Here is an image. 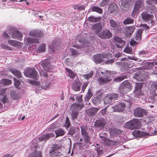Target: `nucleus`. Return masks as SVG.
Masks as SVG:
<instances>
[{"mask_svg": "<svg viewBox=\"0 0 157 157\" xmlns=\"http://www.w3.org/2000/svg\"><path fill=\"white\" fill-rule=\"evenodd\" d=\"M4 37L6 39L12 38L21 40H22V33L16 30L13 27H11L8 30L3 33Z\"/></svg>", "mask_w": 157, "mask_h": 157, "instance_id": "obj_1", "label": "nucleus"}, {"mask_svg": "<svg viewBox=\"0 0 157 157\" xmlns=\"http://www.w3.org/2000/svg\"><path fill=\"white\" fill-rule=\"evenodd\" d=\"M157 89V81L153 82L151 85L150 92L148 96V102L154 103L157 101V93L155 94V91Z\"/></svg>", "mask_w": 157, "mask_h": 157, "instance_id": "obj_2", "label": "nucleus"}, {"mask_svg": "<svg viewBox=\"0 0 157 157\" xmlns=\"http://www.w3.org/2000/svg\"><path fill=\"white\" fill-rule=\"evenodd\" d=\"M125 128L129 129H139L141 127V122L139 119H134L126 122L124 125Z\"/></svg>", "mask_w": 157, "mask_h": 157, "instance_id": "obj_3", "label": "nucleus"}, {"mask_svg": "<svg viewBox=\"0 0 157 157\" xmlns=\"http://www.w3.org/2000/svg\"><path fill=\"white\" fill-rule=\"evenodd\" d=\"M132 89V85L128 80L124 81L119 87L120 93L122 94H126Z\"/></svg>", "mask_w": 157, "mask_h": 157, "instance_id": "obj_4", "label": "nucleus"}, {"mask_svg": "<svg viewBox=\"0 0 157 157\" xmlns=\"http://www.w3.org/2000/svg\"><path fill=\"white\" fill-rule=\"evenodd\" d=\"M141 15L144 20L147 21L150 25L151 26L155 23V22L152 20L154 17L152 14H149L147 12L145 11L142 13Z\"/></svg>", "mask_w": 157, "mask_h": 157, "instance_id": "obj_5", "label": "nucleus"}, {"mask_svg": "<svg viewBox=\"0 0 157 157\" xmlns=\"http://www.w3.org/2000/svg\"><path fill=\"white\" fill-rule=\"evenodd\" d=\"M37 72L34 68H29L25 72V75L27 77L30 78H33L35 79L38 78Z\"/></svg>", "mask_w": 157, "mask_h": 157, "instance_id": "obj_6", "label": "nucleus"}, {"mask_svg": "<svg viewBox=\"0 0 157 157\" xmlns=\"http://www.w3.org/2000/svg\"><path fill=\"white\" fill-rule=\"evenodd\" d=\"M107 55H109L110 56L111 55L110 53H108L107 54L105 53H102L95 55L93 57V61L96 63H101L103 62V59L107 58Z\"/></svg>", "mask_w": 157, "mask_h": 157, "instance_id": "obj_7", "label": "nucleus"}, {"mask_svg": "<svg viewBox=\"0 0 157 157\" xmlns=\"http://www.w3.org/2000/svg\"><path fill=\"white\" fill-rule=\"evenodd\" d=\"M33 152L28 157H42L41 152L38 150L37 144H35L31 147Z\"/></svg>", "mask_w": 157, "mask_h": 157, "instance_id": "obj_8", "label": "nucleus"}, {"mask_svg": "<svg viewBox=\"0 0 157 157\" xmlns=\"http://www.w3.org/2000/svg\"><path fill=\"white\" fill-rule=\"evenodd\" d=\"M118 98V95L117 94H108L105 97L104 103L105 104H109L113 101L117 100Z\"/></svg>", "mask_w": 157, "mask_h": 157, "instance_id": "obj_9", "label": "nucleus"}, {"mask_svg": "<svg viewBox=\"0 0 157 157\" xmlns=\"http://www.w3.org/2000/svg\"><path fill=\"white\" fill-rule=\"evenodd\" d=\"M40 64L42 65L44 69L48 72L52 71V67L51 65L49 59H45L41 61Z\"/></svg>", "mask_w": 157, "mask_h": 157, "instance_id": "obj_10", "label": "nucleus"}, {"mask_svg": "<svg viewBox=\"0 0 157 157\" xmlns=\"http://www.w3.org/2000/svg\"><path fill=\"white\" fill-rule=\"evenodd\" d=\"M110 73V71H108L105 73L104 75L106 77V78L105 77L104 78L102 77L99 78L98 80L100 84H104L111 81L112 79Z\"/></svg>", "mask_w": 157, "mask_h": 157, "instance_id": "obj_11", "label": "nucleus"}, {"mask_svg": "<svg viewBox=\"0 0 157 157\" xmlns=\"http://www.w3.org/2000/svg\"><path fill=\"white\" fill-rule=\"evenodd\" d=\"M98 36L102 39H108L112 37V34L109 30H103L100 33L98 34Z\"/></svg>", "mask_w": 157, "mask_h": 157, "instance_id": "obj_12", "label": "nucleus"}, {"mask_svg": "<svg viewBox=\"0 0 157 157\" xmlns=\"http://www.w3.org/2000/svg\"><path fill=\"white\" fill-rule=\"evenodd\" d=\"M132 3L130 0H121L119 2V4L121 5V9L125 11L128 10Z\"/></svg>", "mask_w": 157, "mask_h": 157, "instance_id": "obj_13", "label": "nucleus"}, {"mask_svg": "<svg viewBox=\"0 0 157 157\" xmlns=\"http://www.w3.org/2000/svg\"><path fill=\"white\" fill-rule=\"evenodd\" d=\"M146 113V111L144 109L138 107L134 110V115L136 117H143V114H145Z\"/></svg>", "mask_w": 157, "mask_h": 157, "instance_id": "obj_14", "label": "nucleus"}, {"mask_svg": "<svg viewBox=\"0 0 157 157\" xmlns=\"http://www.w3.org/2000/svg\"><path fill=\"white\" fill-rule=\"evenodd\" d=\"M109 23L111 29L115 31H118L121 28L120 23L116 22L113 19H110Z\"/></svg>", "mask_w": 157, "mask_h": 157, "instance_id": "obj_15", "label": "nucleus"}, {"mask_svg": "<svg viewBox=\"0 0 157 157\" xmlns=\"http://www.w3.org/2000/svg\"><path fill=\"white\" fill-rule=\"evenodd\" d=\"M113 38L114 42H116V45L117 48H121L125 45V42L119 37L115 36Z\"/></svg>", "mask_w": 157, "mask_h": 157, "instance_id": "obj_16", "label": "nucleus"}, {"mask_svg": "<svg viewBox=\"0 0 157 157\" xmlns=\"http://www.w3.org/2000/svg\"><path fill=\"white\" fill-rule=\"evenodd\" d=\"M125 105L124 103L120 102L117 105H115L113 107L114 111L122 112L125 109Z\"/></svg>", "mask_w": 157, "mask_h": 157, "instance_id": "obj_17", "label": "nucleus"}, {"mask_svg": "<svg viewBox=\"0 0 157 157\" xmlns=\"http://www.w3.org/2000/svg\"><path fill=\"white\" fill-rule=\"evenodd\" d=\"M43 32L38 29L32 30L30 31L29 35L30 36L36 37H41L43 36Z\"/></svg>", "mask_w": 157, "mask_h": 157, "instance_id": "obj_18", "label": "nucleus"}, {"mask_svg": "<svg viewBox=\"0 0 157 157\" xmlns=\"http://www.w3.org/2000/svg\"><path fill=\"white\" fill-rule=\"evenodd\" d=\"M144 71H138L135 74L133 78L138 81H143L145 77L143 75Z\"/></svg>", "mask_w": 157, "mask_h": 157, "instance_id": "obj_19", "label": "nucleus"}, {"mask_svg": "<svg viewBox=\"0 0 157 157\" xmlns=\"http://www.w3.org/2000/svg\"><path fill=\"white\" fill-rule=\"evenodd\" d=\"M92 29L94 33L98 35V33H100L102 29L101 24L98 23L95 24L92 27Z\"/></svg>", "mask_w": 157, "mask_h": 157, "instance_id": "obj_20", "label": "nucleus"}, {"mask_svg": "<svg viewBox=\"0 0 157 157\" xmlns=\"http://www.w3.org/2000/svg\"><path fill=\"white\" fill-rule=\"evenodd\" d=\"M108 10L109 11L113 14H116L119 10L117 5L115 3H113L109 5Z\"/></svg>", "mask_w": 157, "mask_h": 157, "instance_id": "obj_21", "label": "nucleus"}, {"mask_svg": "<svg viewBox=\"0 0 157 157\" xmlns=\"http://www.w3.org/2000/svg\"><path fill=\"white\" fill-rule=\"evenodd\" d=\"M24 42L25 44L27 45L32 43H38L39 42L38 39L29 37L25 38Z\"/></svg>", "mask_w": 157, "mask_h": 157, "instance_id": "obj_22", "label": "nucleus"}, {"mask_svg": "<svg viewBox=\"0 0 157 157\" xmlns=\"http://www.w3.org/2000/svg\"><path fill=\"white\" fill-rule=\"evenodd\" d=\"M136 29L135 26H127L126 27L125 34L127 37H129L133 33Z\"/></svg>", "mask_w": 157, "mask_h": 157, "instance_id": "obj_23", "label": "nucleus"}, {"mask_svg": "<svg viewBox=\"0 0 157 157\" xmlns=\"http://www.w3.org/2000/svg\"><path fill=\"white\" fill-rule=\"evenodd\" d=\"M134 135H136L137 136H144L148 135V133L145 132H142L139 130H135L132 133Z\"/></svg>", "mask_w": 157, "mask_h": 157, "instance_id": "obj_24", "label": "nucleus"}, {"mask_svg": "<svg viewBox=\"0 0 157 157\" xmlns=\"http://www.w3.org/2000/svg\"><path fill=\"white\" fill-rule=\"evenodd\" d=\"M53 147H51L49 150V152H52L53 151H57V149H59L61 147V145L59 142H56V144L53 145Z\"/></svg>", "mask_w": 157, "mask_h": 157, "instance_id": "obj_25", "label": "nucleus"}, {"mask_svg": "<svg viewBox=\"0 0 157 157\" xmlns=\"http://www.w3.org/2000/svg\"><path fill=\"white\" fill-rule=\"evenodd\" d=\"M8 42L9 44L14 47H19L21 44V42L12 40H9Z\"/></svg>", "mask_w": 157, "mask_h": 157, "instance_id": "obj_26", "label": "nucleus"}, {"mask_svg": "<svg viewBox=\"0 0 157 157\" xmlns=\"http://www.w3.org/2000/svg\"><path fill=\"white\" fill-rule=\"evenodd\" d=\"M95 147V149L97 152L98 155L102 154L104 153L105 151L102 146L96 144V146Z\"/></svg>", "mask_w": 157, "mask_h": 157, "instance_id": "obj_27", "label": "nucleus"}, {"mask_svg": "<svg viewBox=\"0 0 157 157\" xmlns=\"http://www.w3.org/2000/svg\"><path fill=\"white\" fill-rule=\"evenodd\" d=\"M81 129V134L82 137L88 135V133L87 132V127L85 125H83L80 126Z\"/></svg>", "mask_w": 157, "mask_h": 157, "instance_id": "obj_28", "label": "nucleus"}, {"mask_svg": "<svg viewBox=\"0 0 157 157\" xmlns=\"http://www.w3.org/2000/svg\"><path fill=\"white\" fill-rule=\"evenodd\" d=\"M122 132V131L120 129H114L110 131V134L112 136H116L117 135L120 134Z\"/></svg>", "mask_w": 157, "mask_h": 157, "instance_id": "obj_29", "label": "nucleus"}, {"mask_svg": "<svg viewBox=\"0 0 157 157\" xmlns=\"http://www.w3.org/2000/svg\"><path fill=\"white\" fill-rule=\"evenodd\" d=\"M55 132L56 134V138L59 136H63L65 134V131L61 128H58L55 131Z\"/></svg>", "mask_w": 157, "mask_h": 157, "instance_id": "obj_30", "label": "nucleus"}, {"mask_svg": "<svg viewBox=\"0 0 157 157\" xmlns=\"http://www.w3.org/2000/svg\"><path fill=\"white\" fill-rule=\"evenodd\" d=\"M10 71L18 78H20L21 77V73L19 71L15 69L11 68L10 70Z\"/></svg>", "mask_w": 157, "mask_h": 157, "instance_id": "obj_31", "label": "nucleus"}, {"mask_svg": "<svg viewBox=\"0 0 157 157\" xmlns=\"http://www.w3.org/2000/svg\"><path fill=\"white\" fill-rule=\"evenodd\" d=\"M101 18L99 17H95L94 16L89 17L87 19V20L90 22H96L99 21Z\"/></svg>", "mask_w": 157, "mask_h": 157, "instance_id": "obj_32", "label": "nucleus"}, {"mask_svg": "<svg viewBox=\"0 0 157 157\" xmlns=\"http://www.w3.org/2000/svg\"><path fill=\"white\" fill-rule=\"evenodd\" d=\"M81 84L79 82H75L72 86V89L75 91H78L80 89Z\"/></svg>", "mask_w": 157, "mask_h": 157, "instance_id": "obj_33", "label": "nucleus"}, {"mask_svg": "<svg viewBox=\"0 0 157 157\" xmlns=\"http://www.w3.org/2000/svg\"><path fill=\"white\" fill-rule=\"evenodd\" d=\"M143 31L142 29H139L137 31L135 39L137 40L140 41L141 40L142 37V33Z\"/></svg>", "mask_w": 157, "mask_h": 157, "instance_id": "obj_34", "label": "nucleus"}, {"mask_svg": "<svg viewBox=\"0 0 157 157\" xmlns=\"http://www.w3.org/2000/svg\"><path fill=\"white\" fill-rule=\"evenodd\" d=\"M65 70L68 73V75L72 79H73L76 76V74L73 72L71 70L69 69L68 68H66Z\"/></svg>", "mask_w": 157, "mask_h": 157, "instance_id": "obj_35", "label": "nucleus"}, {"mask_svg": "<svg viewBox=\"0 0 157 157\" xmlns=\"http://www.w3.org/2000/svg\"><path fill=\"white\" fill-rule=\"evenodd\" d=\"M154 65L153 63L147 62L145 63L144 66L142 67V69H144L148 70L150 69Z\"/></svg>", "mask_w": 157, "mask_h": 157, "instance_id": "obj_36", "label": "nucleus"}, {"mask_svg": "<svg viewBox=\"0 0 157 157\" xmlns=\"http://www.w3.org/2000/svg\"><path fill=\"white\" fill-rule=\"evenodd\" d=\"M50 154L49 157H60L61 154V153L59 152L56 151H53L52 152H49Z\"/></svg>", "mask_w": 157, "mask_h": 157, "instance_id": "obj_37", "label": "nucleus"}, {"mask_svg": "<svg viewBox=\"0 0 157 157\" xmlns=\"http://www.w3.org/2000/svg\"><path fill=\"white\" fill-rule=\"evenodd\" d=\"M0 83L2 84V86L8 85L11 84V81L8 79H2L0 80Z\"/></svg>", "mask_w": 157, "mask_h": 157, "instance_id": "obj_38", "label": "nucleus"}, {"mask_svg": "<svg viewBox=\"0 0 157 157\" xmlns=\"http://www.w3.org/2000/svg\"><path fill=\"white\" fill-rule=\"evenodd\" d=\"M84 105L79 104L78 103H74L72 105V107H74L76 110L80 111L83 107Z\"/></svg>", "mask_w": 157, "mask_h": 157, "instance_id": "obj_39", "label": "nucleus"}, {"mask_svg": "<svg viewBox=\"0 0 157 157\" xmlns=\"http://www.w3.org/2000/svg\"><path fill=\"white\" fill-rule=\"evenodd\" d=\"M86 154V157H95L96 156V154L93 151L90 150L87 151Z\"/></svg>", "mask_w": 157, "mask_h": 157, "instance_id": "obj_40", "label": "nucleus"}, {"mask_svg": "<svg viewBox=\"0 0 157 157\" xmlns=\"http://www.w3.org/2000/svg\"><path fill=\"white\" fill-rule=\"evenodd\" d=\"M91 10L93 11L96 12L100 14L102 13V10L101 8L98 6H93L91 8Z\"/></svg>", "mask_w": 157, "mask_h": 157, "instance_id": "obj_41", "label": "nucleus"}, {"mask_svg": "<svg viewBox=\"0 0 157 157\" xmlns=\"http://www.w3.org/2000/svg\"><path fill=\"white\" fill-rule=\"evenodd\" d=\"M123 51L124 52L129 54L133 53L132 48L129 46H127L125 47Z\"/></svg>", "mask_w": 157, "mask_h": 157, "instance_id": "obj_42", "label": "nucleus"}, {"mask_svg": "<svg viewBox=\"0 0 157 157\" xmlns=\"http://www.w3.org/2000/svg\"><path fill=\"white\" fill-rule=\"evenodd\" d=\"M134 20L131 18H127L123 22V23L124 25H128L132 24L133 23Z\"/></svg>", "mask_w": 157, "mask_h": 157, "instance_id": "obj_43", "label": "nucleus"}, {"mask_svg": "<svg viewBox=\"0 0 157 157\" xmlns=\"http://www.w3.org/2000/svg\"><path fill=\"white\" fill-rule=\"evenodd\" d=\"M127 75H122L119 77L115 78L114 79V80L116 82L121 81L124 79L127 78Z\"/></svg>", "mask_w": 157, "mask_h": 157, "instance_id": "obj_44", "label": "nucleus"}, {"mask_svg": "<svg viewBox=\"0 0 157 157\" xmlns=\"http://www.w3.org/2000/svg\"><path fill=\"white\" fill-rule=\"evenodd\" d=\"M93 96L92 93L89 90L87 92V94L85 96V101H87Z\"/></svg>", "mask_w": 157, "mask_h": 157, "instance_id": "obj_45", "label": "nucleus"}, {"mask_svg": "<svg viewBox=\"0 0 157 157\" xmlns=\"http://www.w3.org/2000/svg\"><path fill=\"white\" fill-rule=\"evenodd\" d=\"M42 88L44 89H46L48 87L49 83L48 81L43 82L41 84Z\"/></svg>", "mask_w": 157, "mask_h": 157, "instance_id": "obj_46", "label": "nucleus"}, {"mask_svg": "<svg viewBox=\"0 0 157 157\" xmlns=\"http://www.w3.org/2000/svg\"><path fill=\"white\" fill-rule=\"evenodd\" d=\"M10 95L12 98L14 100H17L19 98L18 95L15 92L13 91L11 92Z\"/></svg>", "mask_w": 157, "mask_h": 157, "instance_id": "obj_47", "label": "nucleus"}, {"mask_svg": "<svg viewBox=\"0 0 157 157\" xmlns=\"http://www.w3.org/2000/svg\"><path fill=\"white\" fill-rule=\"evenodd\" d=\"M101 99V98L100 96L94 98L93 102L96 105H97L100 103Z\"/></svg>", "mask_w": 157, "mask_h": 157, "instance_id": "obj_48", "label": "nucleus"}, {"mask_svg": "<svg viewBox=\"0 0 157 157\" xmlns=\"http://www.w3.org/2000/svg\"><path fill=\"white\" fill-rule=\"evenodd\" d=\"M105 124V121L104 120H98L96 121V124L101 127H103Z\"/></svg>", "mask_w": 157, "mask_h": 157, "instance_id": "obj_49", "label": "nucleus"}, {"mask_svg": "<svg viewBox=\"0 0 157 157\" xmlns=\"http://www.w3.org/2000/svg\"><path fill=\"white\" fill-rule=\"evenodd\" d=\"M38 51L40 52H44L45 50V46L44 44L40 45L38 48Z\"/></svg>", "mask_w": 157, "mask_h": 157, "instance_id": "obj_50", "label": "nucleus"}, {"mask_svg": "<svg viewBox=\"0 0 157 157\" xmlns=\"http://www.w3.org/2000/svg\"><path fill=\"white\" fill-rule=\"evenodd\" d=\"M39 139L40 141H46L48 139L47 134L42 135L40 136L39 137Z\"/></svg>", "mask_w": 157, "mask_h": 157, "instance_id": "obj_51", "label": "nucleus"}, {"mask_svg": "<svg viewBox=\"0 0 157 157\" xmlns=\"http://www.w3.org/2000/svg\"><path fill=\"white\" fill-rule=\"evenodd\" d=\"M98 111V109L96 108H94L90 109L89 110V112L91 116H93L94 114Z\"/></svg>", "mask_w": 157, "mask_h": 157, "instance_id": "obj_52", "label": "nucleus"}, {"mask_svg": "<svg viewBox=\"0 0 157 157\" xmlns=\"http://www.w3.org/2000/svg\"><path fill=\"white\" fill-rule=\"evenodd\" d=\"M93 75V72L92 71H91L89 73L83 75V76L85 79H88L89 78L92 77Z\"/></svg>", "mask_w": 157, "mask_h": 157, "instance_id": "obj_53", "label": "nucleus"}, {"mask_svg": "<svg viewBox=\"0 0 157 157\" xmlns=\"http://www.w3.org/2000/svg\"><path fill=\"white\" fill-rule=\"evenodd\" d=\"M134 94L137 96L139 97L142 96L143 93L141 92V90H136L134 92Z\"/></svg>", "mask_w": 157, "mask_h": 157, "instance_id": "obj_54", "label": "nucleus"}, {"mask_svg": "<svg viewBox=\"0 0 157 157\" xmlns=\"http://www.w3.org/2000/svg\"><path fill=\"white\" fill-rule=\"evenodd\" d=\"M14 85L17 88L19 89V86L21 84L20 82L17 79H14Z\"/></svg>", "mask_w": 157, "mask_h": 157, "instance_id": "obj_55", "label": "nucleus"}, {"mask_svg": "<svg viewBox=\"0 0 157 157\" xmlns=\"http://www.w3.org/2000/svg\"><path fill=\"white\" fill-rule=\"evenodd\" d=\"M71 55L73 56H76L78 54V51L76 49L72 48L71 49Z\"/></svg>", "mask_w": 157, "mask_h": 157, "instance_id": "obj_56", "label": "nucleus"}, {"mask_svg": "<svg viewBox=\"0 0 157 157\" xmlns=\"http://www.w3.org/2000/svg\"><path fill=\"white\" fill-rule=\"evenodd\" d=\"M142 86V84L141 83H137L136 84L135 90H141Z\"/></svg>", "mask_w": 157, "mask_h": 157, "instance_id": "obj_57", "label": "nucleus"}, {"mask_svg": "<svg viewBox=\"0 0 157 157\" xmlns=\"http://www.w3.org/2000/svg\"><path fill=\"white\" fill-rule=\"evenodd\" d=\"M49 48L53 52L56 51V50L58 49L56 45L54 44L53 43L50 46Z\"/></svg>", "mask_w": 157, "mask_h": 157, "instance_id": "obj_58", "label": "nucleus"}, {"mask_svg": "<svg viewBox=\"0 0 157 157\" xmlns=\"http://www.w3.org/2000/svg\"><path fill=\"white\" fill-rule=\"evenodd\" d=\"M71 125L70 121L69 118L67 117L66 119L65 122L64 124V126L68 128Z\"/></svg>", "mask_w": 157, "mask_h": 157, "instance_id": "obj_59", "label": "nucleus"}, {"mask_svg": "<svg viewBox=\"0 0 157 157\" xmlns=\"http://www.w3.org/2000/svg\"><path fill=\"white\" fill-rule=\"evenodd\" d=\"M84 139V141L85 143L86 144L90 143V137L88 136V135L86 136H85L82 137Z\"/></svg>", "mask_w": 157, "mask_h": 157, "instance_id": "obj_60", "label": "nucleus"}, {"mask_svg": "<svg viewBox=\"0 0 157 157\" xmlns=\"http://www.w3.org/2000/svg\"><path fill=\"white\" fill-rule=\"evenodd\" d=\"M122 144V143L120 140H114L113 141V144L114 145H121Z\"/></svg>", "mask_w": 157, "mask_h": 157, "instance_id": "obj_61", "label": "nucleus"}, {"mask_svg": "<svg viewBox=\"0 0 157 157\" xmlns=\"http://www.w3.org/2000/svg\"><path fill=\"white\" fill-rule=\"evenodd\" d=\"M75 133V129L74 128H71L69 130V134L73 135Z\"/></svg>", "mask_w": 157, "mask_h": 157, "instance_id": "obj_62", "label": "nucleus"}, {"mask_svg": "<svg viewBox=\"0 0 157 157\" xmlns=\"http://www.w3.org/2000/svg\"><path fill=\"white\" fill-rule=\"evenodd\" d=\"M78 115V113L77 112L73 111L71 114L72 119L75 120L77 118Z\"/></svg>", "mask_w": 157, "mask_h": 157, "instance_id": "obj_63", "label": "nucleus"}, {"mask_svg": "<svg viewBox=\"0 0 157 157\" xmlns=\"http://www.w3.org/2000/svg\"><path fill=\"white\" fill-rule=\"evenodd\" d=\"M114 62V59H112L106 61L105 62V64H112Z\"/></svg>", "mask_w": 157, "mask_h": 157, "instance_id": "obj_64", "label": "nucleus"}]
</instances>
